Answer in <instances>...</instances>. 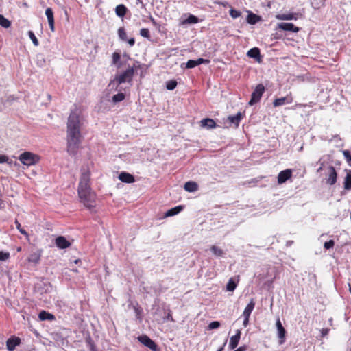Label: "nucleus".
Masks as SVG:
<instances>
[{"label": "nucleus", "mask_w": 351, "mask_h": 351, "mask_svg": "<svg viewBox=\"0 0 351 351\" xmlns=\"http://www.w3.org/2000/svg\"><path fill=\"white\" fill-rule=\"evenodd\" d=\"M19 160L25 165L30 166L36 164L38 160L37 155L29 152H25L19 156Z\"/></svg>", "instance_id": "4"}, {"label": "nucleus", "mask_w": 351, "mask_h": 351, "mask_svg": "<svg viewBox=\"0 0 351 351\" xmlns=\"http://www.w3.org/2000/svg\"><path fill=\"white\" fill-rule=\"evenodd\" d=\"M278 27L279 29L286 32H292L296 33L300 31V28L295 27L292 23H280L278 24Z\"/></svg>", "instance_id": "7"}, {"label": "nucleus", "mask_w": 351, "mask_h": 351, "mask_svg": "<svg viewBox=\"0 0 351 351\" xmlns=\"http://www.w3.org/2000/svg\"><path fill=\"white\" fill-rule=\"evenodd\" d=\"M88 343H89V344H90V348H91V350H93V348H94V346H93V344L91 343V341L90 340V341H88Z\"/></svg>", "instance_id": "53"}, {"label": "nucleus", "mask_w": 351, "mask_h": 351, "mask_svg": "<svg viewBox=\"0 0 351 351\" xmlns=\"http://www.w3.org/2000/svg\"><path fill=\"white\" fill-rule=\"evenodd\" d=\"M178 83L176 80H169L166 83V88L169 90H173L176 88Z\"/></svg>", "instance_id": "32"}, {"label": "nucleus", "mask_w": 351, "mask_h": 351, "mask_svg": "<svg viewBox=\"0 0 351 351\" xmlns=\"http://www.w3.org/2000/svg\"><path fill=\"white\" fill-rule=\"evenodd\" d=\"M0 25L4 28H8L11 25L10 21L5 18L2 14H0Z\"/></svg>", "instance_id": "30"}, {"label": "nucleus", "mask_w": 351, "mask_h": 351, "mask_svg": "<svg viewBox=\"0 0 351 351\" xmlns=\"http://www.w3.org/2000/svg\"><path fill=\"white\" fill-rule=\"evenodd\" d=\"M184 189L188 192H195L198 189V185L195 182H187L184 184Z\"/></svg>", "instance_id": "21"}, {"label": "nucleus", "mask_w": 351, "mask_h": 351, "mask_svg": "<svg viewBox=\"0 0 351 351\" xmlns=\"http://www.w3.org/2000/svg\"><path fill=\"white\" fill-rule=\"evenodd\" d=\"M298 106H300V107L312 106H313V103L310 102L308 104H300Z\"/></svg>", "instance_id": "52"}, {"label": "nucleus", "mask_w": 351, "mask_h": 351, "mask_svg": "<svg viewBox=\"0 0 351 351\" xmlns=\"http://www.w3.org/2000/svg\"><path fill=\"white\" fill-rule=\"evenodd\" d=\"M126 41H128V44H129V45H130V46H131V47H132V46H133V45H134V43H135V40H134V38H130V39H129V40H128V39H127V40H126Z\"/></svg>", "instance_id": "49"}, {"label": "nucleus", "mask_w": 351, "mask_h": 351, "mask_svg": "<svg viewBox=\"0 0 351 351\" xmlns=\"http://www.w3.org/2000/svg\"><path fill=\"white\" fill-rule=\"evenodd\" d=\"M328 331H329V329H328V328L322 329V335L323 337L326 336L328 333Z\"/></svg>", "instance_id": "51"}, {"label": "nucleus", "mask_w": 351, "mask_h": 351, "mask_svg": "<svg viewBox=\"0 0 351 351\" xmlns=\"http://www.w3.org/2000/svg\"><path fill=\"white\" fill-rule=\"evenodd\" d=\"M120 54L119 53H117V52H114L112 54V63L114 64H117L118 63V62L120 60Z\"/></svg>", "instance_id": "44"}, {"label": "nucleus", "mask_w": 351, "mask_h": 351, "mask_svg": "<svg viewBox=\"0 0 351 351\" xmlns=\"http://www.w3.org/2000/svg\"><path fill=\"white\" fill-rule=\"evenodd\" d=\"M81 123L77 111H72L67 121L66 149L70 156H75L81 143Z\"/></svg>", "instance_id": "1"}, {"label": "nucleus", "mask_w": 351, "mask_h": 351, "mask_svg": "<svg viewBox=\"0 0 351 351\" xmlns=\"http://www.w3.org/2000/svg\"><path fill=\"white\" fill-rule=\"evenodd\" d=\"M40 256L38 254H32L30 255V256L28 258L29 262L34 263H38L40 261Z\"/></svg>", "instance_id": "34"}, {"label": "nucleus", "mask_w": 351, "mask_h": 351, "mask_svg": "<svg viewBox=\"0 0 351 351\" xmlns=\"http://www.w3.org/2000/svg\"><path fill=\"white\" fill-rule=\"evenodd\" d=\"M136 65L134 64V66L129 67L128 69H126L125 71L120 74H117L115 75V77L110 81L109 83L108 86H113L114 84H117V86L125 83V82H130L132 81L134 73V68H136Z\"/></svg>", "instance_id": "3"}, {"label": "nucleus", "mask_w": 351, "mask_h": 351, "mask_svg": "<svg viewBox=\"0 0 351 351\" xmlns=\"http://www.w3.org/2000/svg\"><path fill=\"white\" fill-rule=\"evenodd\" d=\"M56 245L60 249H65L71 245V243L63 236H59L56 239Z\"/></svg>", "instance_id": "11"}, {"label": "nucleus", "mask_w": 351, "mask_h": 351, "mask_svg": "<svg viewBox=\"0 0 351 351\" xmlns=\"http://www.w3.org/2000/svg\"><path fill=\"white\" fill-rule=\"evenodd\" d=\"M246 350H247V346H240L239 348H238L234 351H245Z\"/></svg>", "instance_id": "50"}, {"label": "nucleus", "mask_w": 351, "mask_h": 351, "mask_svg": "<svg viewBox=\"0 0 351 351\" xmlns=\"http://www.w3.org/2000/svg\"><path fill=\"white\" fill-rule=\"evenodd\" d=\"M293 101V98L291 95H288L286 97L277 98L274 101V106H280L287 104H291Z\"/></svg>", "instance_id": "10"}, {"label": "nucleus", "mask_w": 351, "mask_h": 351, "mask_svg": "<svg viewBox=\"0 0 351 351\" xmlns=\"http://www.w3.org/2000/svg\"><path fill=\"white\" fill-rule=\"evenodd\" d=\"M183 208H184L183 206H178L173 208H171L165 213V217H168L174 216V215L178 214L180 212H181L183 210Z\"/></svg>", "instance_id": "20"}, {"label": "nucleus", "mask_w": 351, "mask_h": 351, "mask_svg": "<svg viewBox=\"0 0 351 351\" xmlns=\"http://www.w3.org/2000/svg\"><path fill=\"white\" fill-rule=\"evenodd\" d=\"M344 189L346 190H350L351 189V171H349V172L347 173L346 177L345 178L344 182Z\"/></svg>", "instance_id": "28"}, {"label": "nucleus", "mask_w": 351, "mask_h": 351, "mask_svg": "<svg viewBox=\"0 0 351 351\" xmlns=\"http://www.w3.org/2000/svg\"><path fill=\"white\" fill-rule=\"evenodd\" d=\"M28 36L35 46H38L39 45V42L32 31L28 32Z\"/></svg>", "instance_id": "36"}, {"label": "nucleus", "mask_w": 351, "mask_h": 351, "mask_svg": "<svg viewBox=\"0 0 351 351\" xmlns=\"http://www.w3.org/2000/svg\"><path fill=\"white\" fill-rule=\"evenodd\" d=\"M295 15H297V14H278L276 16V18L279 20H293V19H295L296 20L297 19V16H295Z\"/></svg>", "instance_id": "27"}, {"label": "nucleus", "mask_w": 351, "mask_h": 351, "mask_svg": "<svg viewBox=\"0 0 351 351\" xmlns=\"http://www.w3.org/2000/svg\"><path fill=\"white\" fill-rule=\"evenodd\" d=\"M138 341L144 346L151 349L152 351L158 350V346L147 335H141L138 337Z\"/></svg>", "instance_id": "6"}, {"label": "nucleus", "mask_w": 351, "mask_h": 351, "mask_svg": "<svg viewBox=\"0 0 351 351\" xmlns=\"http://www.w3.org/2000/svg\"><path fill=\"white\" fill-rule=\"evenodd\" d=\"M254 180H251V181L248 182V184H250L251 183H254Z\"/></svg>", "instance_id": "56"}, {"label": "nucleus", "mask_w": 351, "mask_h": 351, "mask_svg": "<svg viewBox=\"0 0 351 351\" xmlns=\"http://www.w3.org/2000/svg\"><path fill=\"white\" fill-rule=\"evenodd\" d=\"M292 176V171L291 169H286L281 171L278 175V183L281 184L287 181Z\"/></svg>", "instance_id": "8"}, {"label": "nucleus", "mask_w": 351, "mask_h": 351, "mask_svg": "<svg viewBox=\"0 0 351 351\" xmlns=\"http://www.w3.org/2000/svg\"><path fill=\"white\" fill-rule=\"evenodd\" d=\"M241 13L240 11L236 10L233 8L230 10V15L233 19H237L241 16Z\"/></svg>", "instance_id": "37"}, {"label": "nucleus", "mask_w": 351, "mask_h": 351, "mask_svg": "<svg viewBox=\"0 0 351 351\" xmlns=\"http://www.w3.org/2000/svg\"><path fill=\"white\" fill-rule=\"evenodd\" d=\"M15 224H16V228L19 230V231L23 235L27 237L28 236V234L27 232L23 229L21 228V226L20 224V223L16 220L15 221Z\"/></svg>", "instance_id": "39"}, {"label": "nucleus", "mask_w": 351, "mask_h": 351, "mask_svg": "<svg viewBox=\"0 0 351 351\" xmlns=\"http://www.w3.org/2000/svg\"><path fill=\"white\" fill-rule=\"evenodd\" d=\"M334 245H335V242L333 240H330L328 241H326L324 244V247L326 250L332 248L334 247Z\"/></svg>", "instance_id": "43"}, {"label": "nucleus", "mask_w": 351, "mask_h": 351, "mask_svg": "<svg viewBox=\"0 0 351 351\" xmlns=\"http://www.w3.org/2000/svg\"><path fill=\"white\" fill-rule=\"evenodd\" d=\"M241 330H237L236 334L230 338L229 347L231 350L234 349L237 346L241 338Z\"/></svg>", "instance_id": "14"}, {"label": "nucleus", "mask_w": 351, "mask_h": 351, "mask_svg": "<svg viewBox=\"0 0 351 351\" xmlns=\"http://www.w3.org/2000/svg\"><path fill=\"white\" fill-rule=\"evenodd\" d=\"M261 20V17L258 15L250 12L247 17V21L248 23L254 25Z\"/></svg>", "instance_id": "26"}, {"label": "nucleus", "mask_w": 351, "mask_h": 351, "mask_svg": "<svg viewBox=\"0 0 351 351\" xmlns=\"http://www.w3.org/2000/svg\"><path fill=\"white\" fill-rule=\"evenodd\" d=\"M10 257V253L0 251V261H6Z\"/></svg>", "instance_id": "45"}, {"label": "nucleus", "mask_w": 351, "mask_h": 351, "mask_svg": "<svg viewBox=\"0 0 351 351\" xmlns=\"http://www.w3.org/2000/svg\"><path fill=\"white\" fill-rule=\"evenodd\" d=\"M128 11V8L123 5H118L115 8V13L119 17H123Z\"/></svg>", "instance_id": "23"}, {"label": "nucleus", "mask_w": 351, "mask_h": 351, "mask_svg": "<svg viewBox=\"0 0 351 351\" xmlns=\"http://www.w3.org/2000/svg\"><path fill=\"white\" fill-rule=\"evenodd\" d=\"M140 35L142 37H144V38H150L149 31L147 28H142L140 30Z\"/></svg>", "instance_id": "38"}, {"label": "nucleus", "mask_w": 351, "mask_h": 351, "mask_svg": "<svg viewBox=\"0 0 351 351\" xmlns=\"http://www.w3.org/2000/svg\"><path fill=\"white\" fill-rule=\"evenodd\" d=\"M237 287L236 282L232 280V278H230L227 285H226V289L228 291H233Z\"/></svg>", "instance_id": "31"}, {"label": "nucleus", "mask_w": 351, "mask_h": 351, "mask_svg": "<svg viewBox=\"0 0 351 351\" xmlns=\"http://www.w3.org/2000/svg\"><path fill=\"white\" fill-rule=\"evenodd\" d=\"M21 343V339L19 337H12L9 338L6 341L7 349L9 351H13L16 346L19 345Z\"/></svg>", "instance_id": "12"}, {"label": "nucleus", "mask_w": 351, "mask_h": 351, "mask_svg": "<svg viewBox=\"0 0 351 351\" xmlns=\"http://www.w3.org/2000/svg\"><path fill=\"white\" fill-rule=\"evenodd\" d=\"M265 90V86L262 84H258L252 93L251 99L250 100L248 104L250 106H252L254 104L258 102L263 94L264 93Z\"/></svg>", "instance_id": "5"}, {"label": "nucleus", "mask_w": 351, "mask_h": 351, "mask_svg": "<svg viewBox=\"0 0 351 351\" xmlns=\"http://www.w3.org/2000/svg\"><path fill=\"white\" fill-rule=\"evenodd\" d=\"M78 261H79V260H76V261H75V263H78Z\"/></svg>", "instance_id": "57"}, {"label": "nucleus", "mask_w": 351, "mask_h": 351, "mask_svg": "<svg viewBox=\"0 0 351 351\" xmlns=\"http://www.w3.org/2000/svg\"><path fill=\"white\" fill-rule=\"evenodd\" d=\"M38 318L40 320H43V321H44V320H53V319H54L55 317H54L53 315H52V314H51L49 313H47L45 311H42L38 314Z\"/></svg>", "instance_id": "25"}, {"label": "nucleus", "mask_w": 351, "mask_h": 351, "mask_svg": "<svg viewBox=\"0 0 351 351\" xmlns=\"http://www.w3.org/2000/svg\"><path fill=\"white\" fill-rule=\"evenodd\" d=\"M200 123L202 127H204L208 129H212L216 127L215 121L210 118L204 119L200 121Z\"/></svg>", "instance_id": "19"}, {"label": "nucleus", "mask_w": 351, "mask_h": 351, "mask_svg": "<svg viewBox=\"0 0 351 351\" xmlns=\"http://www.w3.org/2000/svg\"><path fill=\"white\" fill-rule=\"evenodd\" d=\"M197 65H199L202 63H208L209 60L204 58H198L196 60Z\"/></svg>", "instance_id": "46"}, {"label": "nucleus", "mask_w": 351, "mask_h": 351, "mask_svg": "<svg viewBox=\"0 0 351 351\" xmlns=\"http://www.w3.org/2000/svg\"><path fill=\"white\" fill-rule=\"evenodd\" d=\"M343 154L349 165L351 166V154L350 152L348 150H344L343 151Z\"/></svg>", "instance_id": "40"}, {"label": "nucleus", "mask_w": 351, "mask_h": 351, "mask_svg": "<svg viewBox=\"0 0 351 351\" xmlns=\"http://www.w3.org/2000/svg\"><path fill=\"white\" fill-rule=\"evenodd\" d=\"M210 251L215 256H216L217 257L222 256L224 254L223 250L218 247L216 245H212L210 247Z\"/></svg>", "instance_id": "29"}, {"label": "nucleus", "mask_w": 351, "mask_h": 351, "mask_svg": "<svg viewBox=\"0 0 351 351\" xmlns=\"http://www.w3.org/2000/svg\"><path fill=\"white\" fill-rule=\"evenodd\" d=\"M337 174L335 169L332 166H330L328 168V176L326 179V183L330 185H333L337 182Z\"/></svg>", "instance_id": "9"}, {"label": "nucleus", "mask_w": 351, "mask_h": 351, "mask_svg": "<svg viewBox=\"0 0 351 351\" xmlns=\"http://www.w3.org/2000/svg\"><path fill=\"white\" fill-rule=\"evenodd\" d=\"M118 35H119V37L120 38V39H121L122 40H123V41L127 40V34H126V32L123 27H120L118 29Z\"/></svg>", "instance_id": "35"}, {"label": "nucleus", "mask_w": 351, "mask_h": 351, "mask_svg": "<svg viewBox=\"0 0 351 351\" xmlns=\"http://www.w3.org/2000/svg\"><path fill=\"white\" fill-rule=\"evenodd\" d=\"M199 22V19L195 15L190 14L188 18L181 21L180 25H184L186 24H195Z\"/></svg>", "instance_id": "24"}, {"label": "nucleus", "mask_w": 351, "mask_h": 351, "mask_svg": "<svg viewBox=\"0 0 351 351\" xmlns=\"http://www.w3.org/2000/svg\"><path fill=\"white\" fill-rule=\"evenodd\" d=\"M196 66H197V62L196 60H189L186 64V67L187 69H192L195 67Z\"/></svg>", "instance_id": "41"}, {"label": "nucleus", "mask_w": 351, "mask_h": 351, "mask_svg": "<svg viewBox=\"0 0 351 351\" xmlns=\"http://www.w3.org/2000/svg\"><path fill=\"white\" fill-rule=\"evenodd\" d=\"M8 160V156L5 155H0V163L6 162Z\"/></svg>", "instance_id": "47"}, {"label": "nucleus", "mask_w": 351, "mask_h": 351, "mask_svg": "<svg viewBox=\"0 0 351 351\" xmlns=\"http://www.w3.org/2000/svg\"><path fill=\"white\" fill-rule=\"evenodd\" d=\"M45 14L48 20L49 25L50 29L53 32L54 31V18H53V12L51 8H47L45 10Z\"/></svg>", "instance_id": "15"}, {"label": "nucleus", "mask_w": 351, "mask_h": 351, "mask_svg": "<svg viewBox=\"0 0 351 351\" xmlns=\"http://www.w3.org/2000/svg\"><path fill=\"white\" fill-rule=\"evenodd\" d=\"M219 326H220V323L217 321H214L209 324L208 329H210V330L215 329V328H218Z\"/></svg>", "instance_id": "42"}, {"label": "nucleus", "mask_w": 351, "mask_h": 351, "mask_svg": "<svg viewBox=\"0 0 351 351\" xmlns=\"http://www.w3.org/2000/svg\"><path fill=\"white\" fill-rule=\"evenodd\" d=\"M255 306V303L253 300H251L250 302L246 306L245 308L243 315V317H249L250 316Z\"/></svg>", "instance_id": "22"}, {"label": "nucleus", "mask_w": 351, "mask_h": 351, "mask_svg": "<svg viewBox=\"0 0 351 351\" xmlns=\"http://www.w3.org/2000/svg\"><path fill=\"white\" fill-rule=\"evenodd\" d=\"M125 99V95L122 93H117L112 97V101L114 103H118L123 101Z\"/></svg>", "instance_id": "33"}, {"label": "nucleus", "mask_w": 351, "mask_h": 351, "mask_svg": "<svg viewBox=\"0 0 351 351\" xmlns=\"http://www.w3.org/2000/svg\"><path fill=\"white\" fill-rule=\"evenodd\" d=\"M249 319H250L249 317H244V320H243V324L245 327H246L248 325Z\"/></svg>", "instance_id": "48"}, {"label": "nucleus", "mask_w": 351, "mask_h": 351, "mask_svg": "<svg viewBox=\"0 0 351 351\" xmlns=\"http://www.w3.org/2000/svg\"><path fill=\"white\" fill-rule=\"evenodd\" d=\"M221 4L223 5V6L228 5V2L221 3Z\"/></svg>", "instance_id": "54"}, {"label": "nucleus", "mask_w": 351, "mask_h": 351, "mask_svg": "<svg viewBox=\"0 0 351 351\" xmlns=\"http://www.w3.org/2000/svg\"><path fill=\"white\" fill-rule=\"evenodd\" d=\"M119 179L125 183H132L135 180L134 176L127 172H121L119 176Z\"/></svg>", "instance_id": "18"}, {"label": "nucleus", "mask_w": 351, "mask_h": 351, "mask_svg": "<svg viewBox=\"0 0 351 351\" xmlns=\"http://www.w3.org/2000/svg\"><path fill=\"white\" fill-rule=\"evenodd\" d=\"M247 56L250 58L256 59L258 62H261V52L260 49L257 47H254L250 49L247 53Z\"/></svg>", "instance_id": "16"}, {"label": "nucleus", "mask_w": 351, "mask_h": 351, "mask_svg": "<svg viewBox=\"0 0 351 351\" xmlns=\"http://www.w3.org/2000/svg\"><path fill=\"white\" fill-rule=\"evenodd\" d=\"M81 171L82 173L77 190L79 197L86 207L91 208L95 206V194L91 190L89 184L90 171L84 168H82Z\"/></svg>", "instance_id": "2"}, {"label": "nucleus", "mask_w": 351, "mask_h": 351, "mask_svg": "<svg viewBox=\"0 0 351 351\" xmlns=\"http://www.w3.org/2000/svg\"><path fill=\"white\" fill-rule=\"evenodd\" d=\"M223 347L220 348L217 351H223Z\"/></svg>", "instance_id": "55"}, {"label": "nucleus", "mask_w": 351, "mask_h": 351, "mask_svg": "<svg viewBox=\"0 0 351 351\" xmlns=\"http://www.w3.org/2000/svg\"><path fill=\"white\" fill-rule=\"evenodd\" d=\"M242 118L243 114L240 112H239L235 115L229 116L228 117V120L232 125H234L235 128H237Z\"/></svg>", "instance_id": "17"}, {"label": "nucleus", "mask_w": 351, "mask_h": 351, "mask_svg": "<svg viewBox=\"0 0 351 351\" xmlns=\"http://www.w3.org/2000/svg\"><path fill=\"white\" fill-rule=\"evenodd\" d=\"M276 327L278 330V337L280 339V343L282 344L285 341L286 330L282 326V323L279 319L276 321Z\"/></svg>", "instance_id": "13"}]
</instances>
